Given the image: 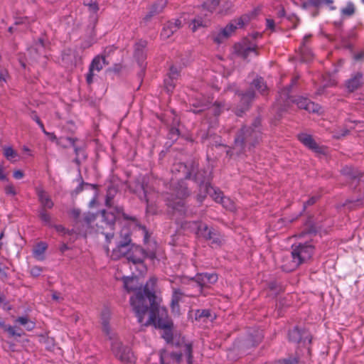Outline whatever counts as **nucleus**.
Listing matches in <instances>:
<instances>
[{
	"instance_id": "nucleus-22",
	"label": "nucleus",
	"mask_w": 364,
	"mask_h": 364,
	"mask_svg": "<svg viewBox=\"0 0 364 364\" xmlns=\"http://www.w3.org/2000/svg\"><path fill=\"white\" fill-rule=\"evenodd\" d=\"M255 97V94L254 90H248L246 92L242 94L240 97L241 108L237 110L236 114L240 116L241 113L248 109Z\"/></svg>"
},
{
	"instance_id": "nucleus-8",
	"label": "nucleus",
	"mask_w": 364,
	"mask_h": 364,
	"mask_svg": "<svg viewBox=\"0 0 364 364\" xmlns=\"http://www.w3.org/2000/svg\"><path fill=\"white\" fill-rule=\"evenodd\" d=\"M314 251V246L309 242L292 245V264L285 268V270L291 271L303 263L309 261L311 258Z\"/></svg>"
},
{
	"instance_id": "nucleus-45",
	"label": "nucleus",
	"mask_w": 364,
	"mask_h": 364,
	"mask_svg": "<svg viewBox=\"0 0 364 364\" xmlns=\"http://www.w3.org/2000/svg\"><path fill=\"white\" fill-rule=\"evenodd\" d=\"M5 331H7L8 333L11 336L21 337L22 335L21 333H19L16 330V328L14 326H5Z\"/></svg>"
},
{
	"instance_id": "nucleus-55",
	"label": "nucleus",
	"mask_w": 364,
	"mask_h": 364,
	"mask_svg": "<svg viewBox=\"0 0 364 364\" xmlns=\"http://www.w3.org/2000/svg\"><path fill=\"white\" fill-rule=\"evenodd\" d=\"M309 4H310L311 6H314L316 9H319L322 4V1L321 0H309Z\"/></svg>"
},
{
	"instance_id": "nucleus-58",
	"label": "nucleus",
	"mask_w": 364,
	"mask_h": 364,
	"mask_svg": "<svg viewBox=\"0 0 364 364\" xmlns=\"http://www.w3.org/2000/svg\"><path fill=\"white\" fill-rule=\"evenodd\" d=\"M70 215L75 219H77L80 217V211L79 209L74 208L70 211Z\"/></svg>"
},
{
	"instance_id": "nucleus-51",
	"label": "nucleus",
	"mask_w": 364,
	"mask_h": 364,
	"mask_svg": "<svg viewBox=\"0 0 364 364\" xmlns=\"http://www.w3.org/2000/svg\"><path fill=\"white\" fill-rule=\"evenodd\" d=\"M196 316L198 318H208L210 316V311L208 309H203L200 311H198Z\"/></svg>"
},
{
	"instance_id": "nucleus-49",
	"label": "nucleus",
	"mask_w": 364,
	"mask_h": 364,
	"mask_svg": "<svg viewBox=\"0 0 364 364\" xmlns=\"http://www.w3.org/2000/svg\"><path fill=\"white\" fill-rule=\"evenodd\" d=\"M179 73H180V70L175 67V66H171V68H170V72H169V75H170V77L171 80L173 79H176L178 75H179Z\"/></svg>"
},
{
	"instance_id": "nucleus-21",
	"label": "nucleus",
	"mask_w": 364,
	"mask_h": 364,
	"mask_svg": "<svg viewBox=\"0 0 364 364\" xmlns=\"http://www.w3.org/2000/svg\"><path fill=\"white\" fill-rule=\"evenodd\" d=\"M142 189L144 196L141 197V200H144L146 203V211L151 214L156 213V209L154 206V198L156 196V193L151 191V189L145 185H142Z\"/></svg>"
},
{
	"instance_id": "nucleus-2",
	"label": "nucleus",
	"mask_w": 364,
	"mask_h": 364,
	"mask_svg": "<svg viewBox=\"0 0 364 364\" xmlns=\"http://www.w3.org/2000/svg\"><path fill=\"white\" fill-rule=\"evenodd\" d=\"M262 136L261 119H254L252 127H244L237 133L232 147L233 151L237 154L246 153L259 143Z\"/></svg>"
},
{
	"instance_id": "nucleus-57",
	"label": "nucleus",
	"mask_w": 364,
	"mask_h": 364,
	"mask_svg": "<svg viewBox=\"0 0 364 364\" xmlns=\"http://www.w3.org/2000/svg\"><path fill=\"white\" fill-rule=\"evenodd\" d=\"M112 196L111 195L110 191L108 192L106 198V205L108 208L112 207Z\"/></svg>"
},
{
	"instance_id": "nucleus-28",
	"label": "nucleus",
	"mask_w": 364,
	"mask_h": 364,
	"mask_svg": "<svg viewBox=\"0 0 364 364\" xmlns=\"http://www.w3.org/2000/svg\"><path fill=\"white\" fill-rule=\"evenodd\" d=\"M167 4V0H157L154 2L149 10L148 14L144 17V21H149L153 16L161 13Z\"/></svg>"
},
{
	"instance_id": "nucleus-50",
	"label": "nucleus",
	"mask_w": 364,
	"mask_h": 364,
	"mask_svg": "<svg viewBox=\"0 0 364 364\" xmlns=\"http://www.w3.org/2000/svg\"><path fill=\"white\" fill-rule=\"evenodd\" d=\"M5 193L6 194L11 196H16L17 194L15 187L12 184H9L6 186Z\"/></svg>"
},
{
	"instance_id": "nucleus-56",
	"label": "nucleus",
	"mask_w": 364,
	"mask_h": 364,
	"mask_svg": "<svg viewBox=\"0 0 364 364\" xmlns=\"http://www.w3.org/2000/svg\"><path fill=\"white\" fill-rule=\"evenodd\" d=\"M95 219V216L94 214H87L86 215L85 217H84V220L85 222H86L87 224H90L91 223L92 221H94Z\"/></svg>"
},
{
	"instance_id": "nucleus-19",
	"label": "nucleus",
	"mask_w": 364,
	"mask_h": 364,
	"mask_svg": "<svg viewBox=\"0 0 364 364\" xmlns=\"http://www.w3.org/2000/svg\"><path fill=\"white\" fill-rule=\"evenodd\" d=\"M147 42L144 40H139L134 45V58L141 68L145 67V60L146 58V48Z\"/></svg>"
},
{
	"instance_id": "nucleus-39",
	"label": "nucleus",
	"mask_w": 364,
	"mask_h": 364,
	"mask_svg": "<svg viewBox=\"0 0 364 364\" xmlns=\"http://www.w3.org/2000/svg\"><path fill=\"white\" fill-rule=\"evenodd\" d=\"M355 128L354 127L350 126L348 124H346V126L341 129L335 130L333 132V136L336 139H341L346 135H348L350 132V129Z\"/></svg>"
},
{
	"instance_id": "nucleus-11",
	"label": "nucleus",
	"mask_w": 364,
	"mask_h": 364,
	"mask_svg": "<svg viewBox=\"0 0 364 364\" xmlns=\"http://www.w3.org/2000/svg\"><path fill=\"white\" fill-rule=\"evenodd\" d=\"M160 311L158 312L157 311H149V319L145 323L146 326L154 324L158 326L160 328L164 330V334L162 337L168 342L170 343L173 339V334L171 331V323L168 321H165L161 318L159 317Z\"/></svg>"
},
{
	"instance_id": "nucleus-35",
	"label": "nucleus",
	"mask_w": 364,
	"mask_h": 364,
	"mask_svg": "<svg viewBox=\"0 0 364 364\" xmlns=\"http://www.w3.org/2000/svg\"><path fill=\"white\" fill-rule=\"evenodd\" d=\"M355 12V5L350 1L348 2L346 6L341 9L342 18L350 17L354 15Z\"/></svg>"
},
{
	"instance_id": "nucleus-1",
	"label": "nucleus",
	"mask_w": 364,
	"mask_h": 364,
	"mask_svg": "<svg viewBox=\"0 0 364 364\" xmlns=\"http://www.w3.org/2000/svg\"><path fill=\"white\" fill-rule=\"evenodd\" d=\"M156 284V279L151 277L146 282L144 289H139L134 295L130 298V304L134 311L136 316L138 318V322L143 323L144 317L147 313L149 306H151L150 311H160L156 306L155 303V286Z\"/></svg>"
},
{
	"instance_id": "nucleus-38",
	"label": "nucleus",
	"mask_w": 364,
	"mask_h": 364,
	"mask_svg": "<svg viewBox=\"0 0 364 364\" xmlns=\"http://www.w3.org/2000/svg\"><path fill=\"white\" fill-rule=\"evenodd\" d=\"M207 21L202 17H197L192 20L191 26L193 32L196 31L200 27L207 26Z\"/></svg>"
},
{
	"instance_id": "nucleus-23",
	"label": "nucleus",
	"mask_w": 364,
	"mask_h": 364,
	"mask_svg": "<svg viewBox=\"0 0 364 364\" xmlns=\"http://www.w3.org/2000/svg\"><path fill=\"white\" fill-rule=\"evenodd\" d=\"M132 245H134V244L131 242L127 243V242H119L117 247L113 250L111 257L113 259H119L122 257L127 258Z\"/></svg>"
},
{
	"instance_id": "nucleus-52",
	"label": "nucleus",
	"mask_w": 364,
	"mask_h": 364,
	"mask_svg": "<svg viewBox=\"0 0 364 364\" xmlns=\"http://www.w3.org/2000/svg\"><path fill=\"white\" fill-rule=\"evenodd\" d=\"M298 360L297 358H290L289 360H279L275 362L273 364H297Z\"/></svg>"
},
{
	"instance_id": "nucleus-46",
	"label": "nucleus",
	"mask_w": 364,
	"mask_h": 364,
	"mask_svg": "<svg viewBox=\"0 0 364 364\" xmlns=\"http://www.w3.org/2000/svg\"><path fill=\"white\" fill-rule=\"evenodd\" d=\"M218 4L219 0H207V1L205 2V6L210 11L214 10Z\"/></svg>"
},
{
	"instance_id": "nucleus-4",
	"label": "nucleus",
	"mask_w": 364,
	"mask_h": 364,
	"mask_svg": "<svg viewBox=\"0 0 364 364\" xmlns=\"http://www.w3.org/2000/svg\"><path fill=\"white\" fill-rule=\"evenodd\" d=\"M296 77L292 79L291 84L279 92V97L277 100V109L279 112H284L286 110L287 107L289 105L290 102H295L300 109H304L309 112H319L321 110L319 105L310 101L307 98L299 97L295 100L290 98L289 92L291 87L296 82Z\"/></svg>"
},
{
	"instance_id": "nucleus-32",
	"label": "nucleus",
	"mask_w": 364,
	"mask_h": 364,
	"mask_svg": "<svg viewBox=\"0 0 364 364\" xmlns=\"http://www.w3.org/2000/svg\"><path fill=\"white\" fill-rule=\"evenodd\" d=\"M48 247V245L44 242L38 243L33 249V256L38 260H43L44 257L43 255Z\"/></svg>"
},
{
	"instance_id": "nucleus-61",
	"label": "nucleus",
	"mask_w": 364,
	"mask_h": 364,
	"mask_svg": "<svg viewBox=\"0 0 364 364\" xmlns=\"http://www.w3.org/2000/svg\"><path fill=\"white\" fill-rule=\"evenodd\" d=\"M267 28L271 30L274 28V21L272 19H267Z\"/></svg>"
},
{
	"instance_id": "nucleus-20",
	"label": "nucleus",
	"mask_w": 364,
	"mask_h": 364,
	"mask_svg": "<svg viewBox=\"0 0 364 364\" xmlns=\"http://www.w3.org/2000/svg\"><path fill=\"white\" fill-rule=\"evenodd\" d=\"M36 193L38 196V202L40 203V209H51L54 206V203L52 200L50 195L41 187L36 188Z\"/></svg>"
},
{
	"instance_id": "nucleus-14",
	"label": "nucleus",
	"mask_w": 364,
	"mask_h": 364,
	"mask_svg": "<svg viewBox=\"0 0 364 364\" xmlns=\"http://www.w3.org/2000/svg\"><path fill=\"white\" fill-rule=\"evenodd\" d=\"M191 281L198 287L199 294H203V288L215 283L218 281V275L214 273L197 274L191 279Z\"/></svg>"
},
{
	"instance_id": "nucleus-15",
	"label": "nucleus",
	"mask_w": 364,
	"mask_h": 364,
	"mask_svg": "<svg viewBox=\"0 0 364 364\" xmlns=\"http://www.w3.org/2000/svg\"><path fill=\"white\" fill-rule=\"evenodd\" d=\"M105 57L97 55L92 60L90 66L89 71L86 75V81L87 84L90 85L93 82V77L95 75V72L99 73L102 70L105 65H107Z\"/></svg>"
},
{
	"instance_id": "nucleus-12",
	"label": "nucleus",
	"mask_w": 364,
	"mask_h": 364,
	"mask_svg": "<svg viewBox=\"0 0 364 364\" xmlns=\"http://www.w3.org/2000/svg\"><path fill=\"white\" fill-rule=\"evenodd\" d=\"M146 255V251L143 248L134 245L129 248L127 259L129 262H132L135 265H139L138 270L140 273H143L146 270V267L143 264Z\"/></svg>"
},
{
	"instance_id": "nucleus-16",
	"label": "nucleus",
	"mask_w": 364,
	"mask_h": 364,
	"mask_svg": "<svg viewBox=\"0 0 364 364\" xmlns=\"http://www.w3.org/2000/svg\"><path fill=\"white\" fill-rule=\"evenodd\" d=\"M289 339L291 342L302 343L303 345H306V343H310L311 342L310 333L308 331L299 329L297 327H294L289 331Z\"/></svg>"
},
{
	"instance_id": "nucleus-7",
	"label": "nucleus",
	"mask_w": 364,
	"mask_h": 364,
	"mask_svg": "<svg viewBox=\"0 0 364 364\" xmlns=\"http://www.w3.org/2000/svg\"><path fill=\"white\" fill-rule=\"evenodd\" d=\"M184 229H190L197 237L210 240L211 244L219 246L222 242V237L214 228H210L206 224L198 221L188 222L184 224Z\"/></svg>"
},
{
	"instance_id": "nucleus-18",
	"label": "nucleus",
	"mask_w": 364,
	"mask_h": 364,
	"mask_svg": "<svg viewBox=\"0 0 364 364\" xmlns=\"http://www.w3.org/2000/svg\"><path fill=\"white\" fill-rule=\"evenodd\" d=\"M364 85L363 74L361 72H356L352 74L351 77L346 81L345 86L346 90L353 92Z\"/></svg>"
},
{
	"instance_id": "nucleus-63",
	"label": "nucleus",
	"mask_w": 364,
	"mask_h": 364,
	"mask_svg": "<svg viewBox=\"0 0 364 364\" xmlns=\"http://www.w3.org/2000/svg\"><path fill=\"white\" fill-rule=\"evenodd\" d=\"M317 200V197H311V198H309L305 203H304V206L306 207V205H313L314 203H316V201Z\"/></svg>"
},
{
	"instance_id": "nucleus-5",
	"label": "nucleus",
	"mask_w": 364,
	"mask_h": 364,
	"mask_svg": "<svg viewBox=\"0 0 364 364\" xmlns=\"http://www.w3.org/2000/svg\"><path fill=\"white\" fill-rule=\"evenodd\" d=\"M196 169L197 166L193 163L191 165L190 168L184 164L179 163L173 165L172 171L175 172L177 171L178 172H182V178L185 179L191 178V176H193V179L199 184L200 191H202V189H205L207 193L206 186L208 187H212L208 183L211 173L209 170L198 171L196 172Z\"/></svg>"
},
{
	"instance_id": "nucleus-53",
	"label": "nucleus",
	"mask_w": 364,
	"mask_h": 364,
	"mask_svg": "<svg viewBox=\"0 0 364 364\" xmlns=\"http://www.w3.org/2000/svg\"><path fill=\"white\" fill-rule=\"evenodd\" d=\"M55 229L57 232L62 233V234H70V231L69 230H66L63 225H55Z\"/></svg>"
},
{
	"instance_id": "nucleus-44",
	"label": "nucleus",
	"mask_w": 364,
	"mask_h": 364,
	"mask_svg": "<svg viewBox=\"0 0 364 364\" xmlns=\"http://www.w3.org/2000/svg\"><path fill=\"white\" fill-rule=\"evenodd\" d=\"M120 237L122 240L119 242H131L130 230L128 228H123L120 232Z\"/></svg>"
},
{
	"instance_id": "nucleus-41",
	"label": "nucleus",
	"mask_w": 364,
	"mask_h": 364,
	"mask_svg": "<svg viewBox=\"0 0 364 364\" xmlns=\"http://www.w3.org/2000/svg\"><path fill=\"white\" fill-rule=\"evenodd\" d=\"M47 209H39L38 216L40 219L44 223L45 225H50L51 218L49 213L46 210Z\"/></svg>"
},
{
	"instance_id": "nucleus-3",
	"label": "nucleus",
	"mask_w": 364,
	"mask_h": 364,
	"mask_svg": "<svg viewBox=\"0 0 364 364\" xmlns=\"http://www.w3.org/2000/svg\"><path fill=\"white\" fill-rule=\"evenodd\" d=\"M110 319V312L108 309H105L101 314V323L103 332L108 336L111 341V349L116 358L124 364H134L136 358L131 349L122 345L115 335L112 332L109 322Z\"/></svg>"
},
{
	"instance_id": "nucleus-13",
	"label": "nucleus",
	"mask_w": 364,
	"mask_h": 364,
	"mask_svg": "<svg viewBox=\"0 0 364 364\" xmlns=\"http://www.w3.org/2000/svg\"><path fill=\"white\" fill-rule=\"evenodd\" d=\"M207 194L217 203H220L227 210L233 211L235 210V202L228 197L223 196V193L214 187H208L206 186Z\"/></svg>"
},
{
	"instance_id": "nucleus-37",
	"label": "nucleus",
	"mask_w": 364,
	"mask_h": 364,
	"mask_svg": "<svg viewBox=\"0 0 364 364\" xmlns=\"http://www.w3.org/2000/svg\"><path fill=\"white\" fill-rule=\"evenodd\" d=\"M77 139L72 137H60L57 140V145L66 149L69 146H74V142H75Z\"/></svg>"
},
{
	"instance_id": "nucleus-59",
	"label": "nucleus",
	"mask_w": 364,
	"mask_h": 364,
	"mask_svg": "<svg viewBox=\"0 0 364 364\" xmlns=\"http://www.w3.org/2000/svg\"><path fill=\"white\" fill-rule=\"evenodd\" d=\"M13 176L16 179H21L23 177L24 174L21 170H16L14 172Z\"/></svg>"
},
{
	"instance_id": "nucleus-60",
	"label": "nucleus",
	"mask_w": 364,
	"mask_h": 364,
	"mask_svg": "<svg viewBox=\"0 0 364 364\" xmlns=\"http://www.w3.org/2000/svg\"><path fill=\"white\" fill-rule=\"evenodd\" d=\"M321 1H322V4L329 6L331 10L336 9V6H333V0H321Z\"/></svg>"
},
{
	"instance_id": "nucleus-40",
	"label": "nucleus",
	"mask_w": 364,
	"mask_h": 364,
	"mask_svg": "<svg viewBox=\"0 0 364 364\" xmlns=\"http://www.w3.org/2000/svg\"><path fill=\"white\" fill-rule=\"evenodd\" d=\"M225 108V105L222 102H215L210 108V112L213 113L215 117L220 114Z\"/></svg>"
},
{
	"instance_id": "nucleus-25",
	"label": "nucleus",
	"mask_w": 364,
	"mask_h": 364,
	"mask_svg": "<svg viewBox=\"0 0 364 364\" xmlns=\"http://www.w3.org/2000/svg\"><path fill=\"white\" fill-rule=\"evenodd\" d=\"M121 210V208H117L113 210L112 207H110L109 208V210L102 211V215L104 220L106 222L107 225L110 227L111 229L112 228L116 218L120 213Z\"/></svg>"
},
{
	"instance_id": "nucleus-24",
	"label": "nucleus",
	"mask_w": 364,
	"mask_h": 364,
	"mask_svg": "<svg viewBox=\"0 0 364 364\" xmlns=\"http://www.w3.org/2000/svg\"><path fill=\"white\" fill-rule=\"evenodd\" d=\"M181 21L176 19L174 21H168L163 28L161 36L164 38H168L172 36L181 27Z\"/></svg>"
},
{
	"instance_id": "nucleus-27",
	"label": "nucleus",
	"mask_w": 364,
	"mask_h": 364,
	"mask_svg": "<svg viewBox=\"0 0 364 364\" xmlns=\"http://www.w3.org/2000/svg\"><path fill=\"white\" fill-rule=\"evenodd\" d=\"M208 101L202 95H198L195 99H192L191 105L194 108V113H199L208 108Z\"/></svg>"
},
{
	"instance_id": "nucleus-54",
	"label": "nucleus",
	"mask_w": 364,
	"mask_h": 364,
	"mask_svg": "<svg viewBox=\"0 0 364 364\" xmlns=\"http://www.w3.org/2000/svg\"><path fill=\"white\" fill-rule=\"evenodd\" d=\"M87 7L89 11L93 13H96L99 10L98 4L95 1H94L92 3H90Z\"/></svg>"
},
{
	"instance_id": "nucleus-34",
	"label": "nucleus",
	"mask_w": 364,
	"mask_h": 364,
	"mask_svg": "<svg viewBox=\"0 0 364 364\" xmlns=\"http://www.w3.org/2000/svg\"><path fill=\"white\" fill-rule=\"evenodd\" d=\"M170 357L171 359L177 363H179L181 360L182 354L178 353H168L166 350H162L160 353V362L161 364H167L165 363V360Z\"/></svg>"
},
{
	"instance_id": "nucleus-30",
	"label": "nucleus",
	"mask_w": 364,
	"mask_h": 364,
	"mask_svg": "<svg viewBox=\"0 0 364 364\" xmlns=\"http://www.w3.org/2000/svg\"><path fill=\"white\" fill-rule=\"evenodd\" d=\"M253 89L257 90L263 95H266L267 92V86L264 79L261 77H257L251 83L249 90H253Z\"/></svg>"
},
{
	"instance_id": "nucleus-43",
	"label": "nucleus",
	"mask_w": 364,
	"mask_h": 364,
	"mask_svg": "<svg viewBox=\"0 0 364 364\" xmlns=\"http://www.w3.org/2000/svg\"><path fill=\"white\" fill-rule=\"evenodd\" d=\"M4 154L9 161H13L18 156V154L10 146L4 149Z\"/></svg>"
},
{
	"instance_id": "nucleus-26",
	"label": "nucleus",
	"mask_w": 364,
	"mask_h": 364,
	"mask_svg": "<svg viewBox=\"0 0 364 364\" xmlns=\"http://www.w3.org/2000/svg\"><path fill=\"white\" fill-rule=\"evenodd\" d=\"M311 35H306L303 41L299 48V50L303 61H309L312 58L313 54L311 49L308 47V42L311 38Z\"/></svg>"
},
{
	"instance_id": "nucleus-47",
	"label": "nucleus",
	"mask_w": 364,
	"mask_h": 364,
	"mask_svg": "<svg viewBox=\"0 0 364 364\" xmlns=\"http://www.w3.org/2000/svg\"><path fill=\"white\" fill-rule=\"evenodd\" d=\"M179 136V130L176 127H173L170 129L168 133V137L171 140H176Z\"/></svg>"
},
{
	"instance_id": "nucleus-48",
	"label": "nucleus",
	"mask_w": 364,
	"mask_h": 364,
	"mask_svg": "<svg viewBox=\"0 0 364 364\" xmlns=\"http://www.w3.org/2000/svg\"><path fill=\"white\" fill-rule=\"evenodd\" d=\"M43 272V268L39 266H33L30 269V273L33 277H38Z\"/></svg>"
},
{
	"instance_id": "nucleus-62",
	"label": "nucleus",
	"mask_w": 364,
	"mask_h": 364,
	"mask_svg": "<svg viewBox=\"0 0 364 364\" xmlns=\"http://www.w3.org/2000/svg\"><path fill=\"white\" fill-rule=\"evenodd\" d=\"M71 146L73 147V149H74L75 154L77 156L75 161H77V157L80 154V152L82 151V149L80 147L76 146L75 142H74V146Z\"/></svg>"
},
{
	"instance_id": "nucleus-42",
	"label": "nucleus",
	"mask_w": 364,
	"mask_h": 364,
	"mask_svg": "<svg viewBox=\"0 0 364 364\" xmlns=\"http://www.w3.org/2000/svg\"><path fill=\"white\" fill-rule=\"evenodd\" d=\"M183 350H184L185 354L187 356L188 364H192V363H193V355H192L193 347H192V344L190 343H186L184 345V346H183Z\"/></svg>"
},
{
	"instance_id": "nucleus-10",
	"label": "nucleus",
	"mask_w": 364,
	"mask_h": 364,
	"mask_svg": "<svg viewBox=\"0 0 364 364\" xmlns=\"http://www.w3.org/2000/svg\"><path fill=\"white\" fill-rule=\"evenodd\" d=\"M234 49L238 57L247 61L258 55L257 47L255 43L246 38L236 43Z\"/></svg>"
},
{
	"instance_id": "nucleus-31",
	"label": "nucleus",
	"mask_w": 364,
	"mask_h": 364,
	"mask_svg": "<svg viewBox=\"0 0 364 364\" xmlns=\"http://www.w3.org/2000/svg\"><path fill=\"white\" fill-rule=\"evenodd\" d=\"M124 287L128 291H134L137 290V279L136 277H124L123 278Z\"/></svg>"
},
{
	"instance_id": "nucleus-9",
	"label": "nucleus",
	"mask_w": 364,
	"mask_h": 364,
	"mask_svg": "<svg viewBox=\"0 0 364 364\" xmlns=\"http://www.w3.org/2000/svg\"><path fill=\"white\" fill-rule=\"evenodd\" d=\"M250 21V17L244 15L238 19L232 21L225 28L219 32L213 34V41L218 44L222 43L225 40L228 39L237 28H242Z\"/></svg>"
},
{
	"instance_id": "nucleus-36",
	"label": "nucleus",
	"mask_w": 364,
	"mask_h": 364,
	"mask_svg": "<svg viewBox=\"0 0 364 364\" xmlns=\"http://www.w3.org/2000/svg\"><path fill=\"white\" fill-rule=\"evenodd\" d=\"M183 296V293L179 289H174L172 294L171 305L172 309L174 310L176 308H178V303Z\"/></svg>"
},
{
	"instance_id": "nucleus-33",
	"label": "nucleus",
	"mask_w": 364,
	"mask_h": 364,
	"mask_svg": "<svg viewBox=\"0 0 364 364\" xmlns=\"http://www.w3.org/2000/svg\"><path fill=\"white\" fill-rule=\"evenodd\" d=\"M15 322L23 326L26 330L29 331H32L36 326V323L31 319H29V318L27 316L18 317L15 320Z\"/></svg>"
},
{
	"instance_id": "nucleus-6",
	"label": "nucleus",
	"mask_w": 364,
	"mask_h": 364,
	"mask_svg": "<svg viewBox=\"0 0 364 364\" xmlns=\"http://www.w3.org/2000/svg\"><path fill=\"white\" fill-rule=\"evenodd\" d=\"M185 181L181 180L176 184L170 193L166 194L167 205L181 214H186L183 198L189 195Z\"/></svg>"
},
{
	"instance_id": "nucleus-64",
	"label": "nucleus",
	"mask_w": 364,
	"mask_h": 364,
	"mask_svg": "<svg viewBox=\"0 0 364 364\" xmlns=\"http://www.w3.org/2000/svg\"><path fill=\"white\" fill-rule=\"evenodd\" d=\"M46 135L49 136L50 140L55 141V143L57 144V140L58 139V138L56 137L54 133L48 132Z\"/></svg>"
},
{
	"instance_id": "nucleus-29",
	"label": "nucleus",
	"mask_w": 364,
	"mask_h": 364,
	"mask_svg": "<svg viewBox=\"0 0 364 364\" xmlns=\"http://www.w3.org/2000/svg\"><path fill=\"white\" fill-rule=\"evenodd\" d=\"M342 173L347 179L351 181L352 183H357L361 177V173L358 169L350 166L344 167L342 169Z\"/></svg>"
},
{
	"instance_id": "nucleus-17",
	"label": "nucleus",
	"mask_w": 364,
	"mask_h": 364,
	"mask_svg": "<svg viewBox=\"0 0 364 364\" xmlns=\"http://www.w3.org/2000/svg\"><path fill=\"white\" fill-rule=\"evenodd\" d=\"M298 139L305 146L314 152L316 154H325V148L317 144L311 135L301 133L298 135Z\"/></svg>"
}]
</instances>
